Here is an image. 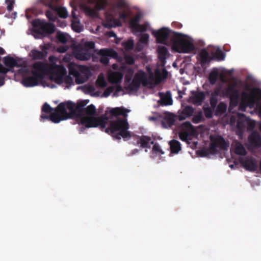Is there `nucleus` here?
<instances>
[{"mask_svg": "<svg viewBox=\"0 0 261 261\" xmlns=\"http://www.w3.org/2000/svg\"><path fill=\"white\" fill-rule=\"evenodd\" d=\"M57 108V107L54 109L51 107L47 102L44 103L41 108V120L42 119L49 120L55 123H58V122H54V120L53 119L54 116L57 114L62 118V114L61 112L58 111ZM55 119L54 118V119Z\"/></svg>", "mask_w": 261, "mask_h": 261, "instance_id": "obj_7", "label": "nucleus"}, {"mask_svg": "<svg viewBox=\"0 0 261 261\" xmlns=\"http://www.w3.org/2000/svg\"><path fill=\"white\" fill-rule=\"evenodd\" d=\"M95 47V43L93 41H86L84 43L83 47L82 48H85L89 50L90 49H93Z\"/></svg>", "mask_w": 261, "mask_h": 261, "instance_id": "obj_45", "label": "nucleus"}, {"mask_svg": "<svg viewBox=\"0 0 261 261\" xmlns=\"http://www.w3.org/2000/svg\"><path fill=\"white\" fill-rule=\"evenodd\" d=\"M173 35L171 39L172 43V49L178 53H190L195 49L193 43L185 38V35L180 33L172 32L166 28L153 32L152 34L156 38V42L159 43L165 44L170 33Z\"/></svg>", "mask_w": 261, "mask_h": 261, "instance_id": "obj_2", "label": "nucleus"}, {"mask_svg": "<svg viewBox=\"0 0 261 261\" xmlns=\"http://www.w3.org/2000/svg\"><path fill=\"white\" fill-rule=\"evenodd\" d=\"M169 144L171 152L173 153H177L181 149L180 142L176 140H172L169 141Z\"/></svg>", "mask_w": 261, "mask_h": 261, "instance_id": "obj_28", "label": "nucleus"}, {"mask_svg": "<svg viewBox=\"0 0 261 261\" xmlns=\"http://www.w3.org/2000/svg\"><path fill=\"white\" fill-rule=\"evenodd\" d=\"M205 98V94L203 91H192L191 96L190 97V101L196 106H200Z\"/></svg>", "mask_w": 261, "mask_h": 261, "instance_id": "obj_15", "label": "nucleus"}, {"mask_svg": "<svg viewBox=\"0 0 261 261\" xmlns=\"http://www.w3.org/2000/svg\"><path fill=\"white\" fill-rule=\"evenodd\" d=\"M83 126H81L79 128V131L82 133V132H83L85 129V128H87L84 125H83Z\"/></svg>", "mask_w": 261, "mask_h": 261, "instance_id": "obj_62", "label": "nucleus"}, {"mask_svg": "<svg viewBox=\"0 0 261 261\" xmlns=\"http://www.w3.org/2000/svg\"><path fill=\"white\" fill-rule=\"evenodd\" d=\"M204 120V118L203 116V113L201 111L198 112L192 118V122L194 123H199L203 122Z\"/></svg>", "mask_w": 261, "mask_h": 261, "instance_id": "obj_33", "label": "nucleus"}, {"mask_svg": "<svg viewBox=\"0 0 261 261\" xmlns=\"http://www.w3.org/2000/svg\"><path fill=\"white\" fill-rule=\"evenodd\" d=\"M67 48L66 47H60L59 48H58V51L60 52V53H65L67 51Z\"/></svg>", "mask_w": 261, "mask_h": 261, "instance_id": "obj_58", "label": "nucleus"}, {"mask_svg": "<svg viewBox=\"0 0 261 261\" xmlns=\"http://www.w3.org/2000/svg\"><path fill=\"white\" fill-rule=\"evenodd\" d=\"M210 140L211 142L208 149H201L197 151V153L200 156H206L209 153L216 154L218 152V148L221 150H226L228 147V145L221 136H211Z\"/></svg>", "mask_w": 261, "mask_h": 261, "instance_id": "obj_3", "label": "nucleus"}, {"mask_svg": "<svg viewBox=\"0 0 261 261\" xmlns=\"http://www.w3.org/2000/svg\"><path fill=\"white\" fill-rule=\"evenodd\" d=\"M219 73L217 70H213L209 74L208 80L210 83L213 85H215L218 80Z\"/></svg>", "mask_w": 261, "mask_h": 261, "instance_id": "obj_31", "label": "nucleus"}, {"mask_svg": "<svg viewBox=\"0 0 261 261\" xmlns=\"http://www.w3.org/2000/svg\"><path fill=\"white\" fill-rule=\"evenodd\" d=\"M149 39V35L147 34H143L141 35L139 39L140 42L143 44H147Z\"/></svg>", "mask_w": 261, "mask_h": 261, "instance_id": "obj_50", "label": "nucleus"}, {"mask_svg": "<svg viewBox=\"0 0 261 261\" xmlns=\"http://www.w3.org/2000/svg\"><path fill=\"white\" fill-rule=\"evenodd\" d=\"M122 77L123 74L121 72L114 71L109 74L108 80L111 84H117L121 82Z\"/></svg>", "mask_w": 261, "mask_h": 261, "instance_id": "obj_26", "label": "nucleus"}, {"mask_svg": "<svg viewBox=\"0 0 261 261\" xmlns=\"http://www.w3.org/2000/svg\"><path fill=\"white\" fill-rule=\"evenodd\" d=\"M72 29L76 32H80L81 31V29L79 26L72 25Z\"/></svg>", "mask_w": 261, "mask_h": 261, "instance_id": "obj_59", "label": "nucleus"}, {"mask_svg": "<svg viewBox=\"0 0 261 261\" xmlns=\"http://www.w3.org/2000/svg\"><path fill=\"white\" fill-rule=\"evenodd\" d=\"M203 112L204 115L207 118H211L213 117V110L212 108L209 107H205V106L203 107Z\"/></svg>", "mask_w": 261, "mask_h": 261, "instance_id": "obj_38", "label": "nucleus"}, {"mask_svg": "<svg viewBox=\"0 0 261 261\" xmlns=\"http://www.w3.org/2000/svg\"><path fill=\"white\" fill-rule=\"evenodd\" d=\"M96 108L95 106L92 104L90 105L85 108V114H86V116L94 117V116L96 115Z\"/></svg>", "mask_w": 261, "mask_h": 261, "instance_id": "obj_32", "label": "nucleus"}, {"mask_svg": "<svg viewBox=\"0 0 261 261\" xmlns=\"http://www.w3.org/2000/svg\"><path fill=\"white\" fill-rule=\"evenodd\" d=\"M5 83L4 77L0 76V86H3Z\"/></svg>", "mask_w": 261, "mask_h": 261, "instance_id": "obj_61", "label": "nucleus"}, {"mask_svg": "<svg viewBox=\"0 0 261 261\" xmlns=\"http://www.w3.org/2000/svg\"><path fill=\"white\" fill-rule=\"evenodd\" d=\"M96 84L99 87L105 88L107 86V82L103 77L98 76L96 81Z\"/></svg>", "mask_w": 261, "mask_h": 261, "instance_id": "obj_42", "label": "nucleus"}, {"mask_svg": "<svg viewBox=\"0 0 261 261\" xmlns=\"http://www.w3.org/2000/svg\"><path fill=\"white\" fill-rule=\"evenodd\" d=\"M109 36H110V37H116V34H115L114 32H113V31L110 32L109 33Z\"/></svg>", "mask_w": 261, "mask_h": 261, "instance_id": "obj_64", "label": "nucleus"}, {"mask_svg": "<svg viewBox=\"0 0 261 261\" xmlns=\"http://www.w3.org/2000/svg\"><path fill=\"white\" fill-rule=\"evenodd\" d=\"M152 151L156 153H163V152L162 151L160 145L158 143H155L154 144V145L153 146V148H152Z\"/></svg>", "mask_w": 261, "mask_h": 261, "instance_id": "obj_53", "label": "nucleus"}, {"mask_svg": "<svg viewBox=\"0 0 261 261\" xmlns=\"http://www.w3.org/2000/svg\"><path fill=\"white\" fill-rule=\"evenodd\" d=\"M140 20V16L138 15L130 20L129 25L132 29L135 31L138 27V25L140 24L139 23Z\"/></svg>", "mask_w": 261, "mask_h": 261, "instance_id": "obj_34", "label": "nucleus"}, {"mask_svg": "<svg viewBox=\"0 0 261 261\" xmlns=\"http://www.w3.org/2000/svg\"><path fill=\"white\" fill-rule=\"evenodd\" d=\"M180 131L187 133L192 136H195L197 134L196 129L189 121L185 122L181 124Z\"/></svg>", "mask_w": 261, "mask_h": 261, "instance_id": "obj_21", "label": "nucleus"}, {"mask_svg": "<svg viewBox=\"0 0 261 261\" xmlns=\"http://www.w3.org/2000/svg\"><path fill=\"white\" fill-rule=\"evenodd\" d=\"M212 59L208 52L204 48L202 49L198 55V60L200 62L202 68H203L206 64L210 63Z\"/></svg>", "mask_w": 261, "mask_h": 261, "instance_id": "obj_16", "label": "nucleus"}, {"mask_svg": "<svg viewBox=\"0 0 261 261\" xmlns=\"http://www.w3.org/2000/svg\"><path fill=\"white\" fill-rule=\"evenodd\" d=\"M123 46L127 50H132L133 49L134 46V41L133 40H128L123 43Z\"/></svg>", "mask_w": 261, "mask_h": 261, "instance_id": "obj_41", "label": "nucleus"}, {"mask_svg": "<svg viewBox=\"0 0 261 261\" xmlns=\"http://www.w3.org/2000/svg\"><path fill=\"white\" fill-rule=\"evenodd\" d=\"M238 117H239V120L237 122V126L238 128H240L241 127V123L240 122V120L244 118H246V116H245V114H244L239 113Z\"/></svg>", "mask_w": 261, "mask_h": 261, "instance_id": "obj_54", "label": "nucleus"}, {"mask_svg": "<svg viewBox=\"0 0 261 261\" xmlns=\"http://www.w3.org/2000/svg\"><path fill=\"white\" fill-rule=\"evenodd\" d=\"M9 71H10V69H8L5 67H4L1 64H0V73L3 74H6Z\"/></svg>", "mask_w": 261, "mask_h": 261, "instance_id": "obj_56", "label": "nucleus"}, {"mask_svg": "<svg viewBox=\"0 0 261 261\" xmlns=\"http://www.w3.org/2000/svg\"><path fill=\"white\" fill-rule=\"evenodd\" d=\"M255 105V100L253 96H249V94L245 92L242 93V101L239 106V109L241 111H245L247 106L252 107Z\"/></svg>", "mask_w": 261, "mask_h": 261, "instance_id": "obj_14", "label": "nucleus"}, {"mask_svg": "<svg viewBox=\"0 0 261 261\" xmlns=\"http://www.w3.org/2000/svg\"><path fill=\"white\" fill-rule=\"evenodd\" d=\"M32 24L33 32L43 37L51 35L55 31V25L44 20L35 19L32 21Z\"/></svg>", "mask_w": 261, "mask_h": 261, "instance_id": "obj_4", "label": "nucleus"}, {"mask_svg": "<svg viewBox=\"0 0 261 261\" xmlns=\"http://www.w3.org/2000/svg\"><path fill=\"white\" fill-rule=\"evenodd\" d=\"M210 101L211 108L214 110L216 108L218 103L217 97L215 96H211Z\"/></svg>", "mask_w": 261, "mask_h": 261, "instance_id": "obj_46", "label": "nucleus"}, {"mask_svg": "<svg viewBox=\"0 0 261 261\" xmlns=\"http://www.w3.org/2000/svg\"><path fill=\"white\" fill-rule=\"evenodd\" d=\"M47 54L45 50L39 51L36 49H33L29 53V56L34 60H41L46 57Z\"/></svg>", "mask_w": 261, "mask_h": 261, "instance_id": "obj_22", "label": "nucleus"}, {"mask_svg": "<svg viewBox=\"0 0 261 261\" xmlns=\"http://www.w3.org/2000/svg\"><path fill=\"white\" fill-rule=\"evenodd\" d=\"M219 93H220L219 89H215L214 90V92L212 93L211 96H215L216 97H217V96L218 95H219Z\"/></svg>", "mask_w": 261, "mask_h": 261, "instance_id": "obj_57", "label": "nucleus"}, {"mask_svg": "<svg viewBox=\"0 0 261 261\" xmlns=\"http://www.w3.org/2000/svg\"><path fill=\"white\" fill-rule=\"evenodd\" d=\"M6 3L7 5V10L9 12L11 11L13 8L14 0H6Z\"/></svg>", "mask_w": 261, "mask_h": 261, "instance_id": "obj_51", "label": "nucleus"}, {"mask_svg": "<svg viewBox=\"0 0 261 261\" xmlns=\"http://www.w3.org/2000/svg\"><path fill=\"white\" fill-rule=\"evenodd\" d=\"M147 27L148 25L147 24H139L135 31L137 32H144L147 31Z\"/></svg>", "mask_w": 261, "mask_h": 261, "instance_id": "obj_47", "label": "nucleus"}, {"mask_svg": "<svg viewBox=\"0 0 261 261\" xmlns=\"http://www.w3.org/2000/svg\"><path fill=\"white\" fill-rule=\"evenodd\" d=\"M122 90V88L120 85H117L116 86V92H119Z\"/></svg>", "mask_w": 261, "mask_h": 261, "instance_id": "obj_60", "label": "nucleus"}, {"mask_svg": "<svg viewBox=\"0 0 261 261\" xmlns=\"http://www.w3.org/2000/svg\"><path fill=\"white\" fill-rule=\"evenodd\" d=\"M124 60L125 63L128 65H133L135 63L134 58L130 55L125 56L124 57Z\"/></svg>", "mask_w": 261, "mask_h": 261, "instance_id": "obj_48", "label": "nucleus"}, {"mask_svg": "<svg viewBox=\"0 0 261 261\" xmlns=\"http://www.w3.org/2000/svg\"><path fill=\"white\" fill-rule=\"evenodd\" d=\"M239 162L247 170L254 172L258 168L256 160L252 158H248L245 159L243 157H239Z\"/></svg>", "mask_w": 261, "mask_h": 261, "instance_id": "obj_13", "label": "nucleus"}, {"mask_svg": "<svg viewBox=\"0 0 261 261\" xmlns=\"http://www.w3.org/2000/svg\"><path fill=\"white\" fill-rule=\"evenodd\" d=\"M192 136L189 135L187 133L183 132L180 131L179 133V138L184 141H186L188 142V139L190 138Z\"/></svg>", "mask_w": 261, "mask_h": 261, "instance_id": "obj_43", "label": "nucleus"}, {"mask_svg": "<svg viewBox=\"0 0 261 261\" xmlns=\"http://www.w3.org/2000/svg\"><path fill=\"white\" fill-rule=\"evenodd\" d=\"M248 140L252 146L254 147L261 146V137L258 133L255 132L251 133L249 136Z\"/></svg>", "mask_w": 261, "mask_h": 261, "instance_id": "obj_20", "label": "nucleus"}, {"mask_svg": "<svg viewBox=\"0 0 261 261\" xmlns=\"http://www.w3.org/2000/svg\"><path fill=\"white\" fill-rule=\"evenodd\" d=\"M155 76L161 81V79H165L167 76V71L164 69L161 72L159 69H156L155 71Z\"/></svg>", "mask_w": 261, "mask_h": 261, "instance_id": "obj_36", "label": "nucleus"}, {"mask_svg": "<svg viewBox=\"0 0 261 261\" xmlns=\"http://www.w3.org/2000/svg\"><path fill=\"white\" fill-rule=\"evenodd\" d=\"M139 151V149H134L132 151L131 154L132 155L135 154L136 153H137Z\"/></svg>", "mask_w": 261, "mask_h": 261, "instance_id": "obj_63", "label": "nucleus"}, {"mask_svg": "<svg viewBox=\"0 0 261 261\" xmlns=\"http://www.w3.org/2000/svg\"><path fill=\"white\" fill-rule=\"evenodd\" d=\"M159 102L162 106H168L172 104V99L170 92L168 91L166 94L163 96H161V99L159 101Z\"/></svg>", "mask_w": 261, "mask_h": 261, "instance_id": "obj_29", "label": "nucleus"}, {"mask_svg": "<svg viewBox=\"0 0 261 261\" xmlns=\"http://www.w3.org/2000/svg\"><path fill=\"white\" fill-rule=\"evenodd\" d=\"M4 63L9 69L10 71L15 67H19L20 66L18 64L17 61L11 57H5L4 58Z\"/></svg>", "mask_w": 261, "mask_h": 261, "instance_id": "obj_24", "label": "nucleus"}, {"mask_svg": "<svg viewBox=\"0 0 261 261\" xmlns=\"http://www.w3.org/2000/svg\"><path fill=\"white\" fill-rule=\"evenodd\" d=\"M31 73L33 75L42 79L48 71V64L43 62H36L32 66Z\"/></svg>", "mask_w": 261, "mask_h": 261, "instance_id": "obj_9", "label": "nucleus"}, {"mask_svg": "<svg viewBox=\"0 0 261 261\" xmlns=\"http://www.w3.org/2000/svg\"><path fill=\"white\" fill-rule=\"evenodd\" d=\"M69 74L75 77V82L77 84H83L87 80V78L82 77L79 71L74 68H69Z\"/></svg>", "mask_w": 261, "mask_h": 261, "instance_id": "obj_27", "label": "nucleus"}, {"mask_svg": "<svg viewBox=\"0 0 261 261\" xmlns=\"http://www.w3.org/2000/svg\"><path fill=\"white\" fill-rule=\"evenodd\" d=\"M128 14L125 12H123L119 13V18L122 20H126L128 18Z\"/></svg>", "mask_w": 261, "mask_h": 261, "instance_id": "obj_55", "label": "nucleus"}, {"mask_svg": "<svg viewBox=\"0 0 261 261\" xmlns=\"http://www.w3.org/2000/svg\"><path fill=\"white\" fill-rule=\"evenodd\" d=\"M56 37L58 40L62 43L65 44L67 42L65 34L61 32L58 31L57 33Z\"/></svg>", "mask_w": 261, "mask_h": 261, "instance_id": "obj_37", "label": "nucleus"}, {"mask_svg": "<svg viewBox=\"0 0 261 261\" xmlns=\"http://www.w3.org/2000/svg\"><path fill=\"white\" fill-rule=\"evenodd\" d=\"M91 53L84 48H80L75 53V57L76 59L81 61H87L91 57Z\"/></svg>", "mask_w": 261, "mask_h": 261, "instance_id": "obj_19", "label": "nucleus"}, {"mask_svg": "<svg viewBox=\"0 0 261 261\" xmlns=\"http://www.w3.org/2000/svg\"><path fill=\"white\" fill-rule=\"evenodd\" d=\"M150 83L146 73L142 70L139 71L135 75L132 82L128 85L127 88L130 91H137L140 84L146 86Z\"/></svg>", "mask_w": 261, "mask_h": 261, "instance_id": "obj_6", "label": "nucleus"}, {"mask_svg": "<svg viewBox=\"0 0 261 261\" xmlns=\"http://www.w3.org/2000/svg\"><path fill=\"white\" fill-rule=\"evenodd\" d=\"M51 79L58 84H61L64 82V77L66 74V70L63 67L55 65L50 68Z\"/></svg>", "mask_w": 261, "mask_h": 261, "instance_id": "obj_10", "label": "nucleus"}, {"mask_svg": "<svg viewBox=\"0 0 261 261\" xmlns=\"http://www.w3.org/2000/svg\"><path fill=\"white\" fill-rule=\"evenodd\" d=\"M158 58L163 65L165 64L166 56L168 53V49L164 46H159L157 49Z\"/></svg>", "mask_w": 261, "mask_h": 261, "instance_id": "obj_25", "label": "nucleus"}, {"mask_svg": "<svg viewBox=\"0 0 261 261\" xmlns=\"http://www.w3.org/2000/svg\"><path fill=\"white\" fill-rule=\"evenodd\" d=\"M234 152L236 154L241 155H245L246 154V151L245 147L240 142H238L236 144L234 148Z\"/></svg>", "mask_w": 261, "mask_h": 261, "instance_id": "obj_30", "label": "nucleus"}, {"mask_svg": "<svg viewBox=\"0 0 261 261\" xmlns=\"http://www.w3.org/2000/svg\"><path fill=\"white\" fill-rule=\"evenodd\" d=\"M214 57L218 61H223L225 57V54L220 48H218L213 55Z\"/></svg>", "mask_w": 261, "mask_h": 261, "instance_id": "obj_35", "label": "nucleus"}, {"mask_svg": "<svg viewBox=\"0 0 261 261\" xmlns=\"http://www.w3.org/2000/svg\"><path fill=\"white\" fill-rule=\"evenodd\" d=\"M64 81L67 85H68V87L73 84V79L70 75H66L64 77Z\"/></svg>", "mask_w": 261, "mask_h": 261, "instance_id": "obj_49", "label": "nucleus"}, {"mask_svg": "<svg viewBox=\"0 0 261 261\" xmlns=\"http://www.w3.org/2000/svg\"><path fill=\"white\" fill-rule=\"evenodd\" d=\"M237 82L233 83L224 90L223 94L229 97L230 102L237 105L240 98V93L239 90L236 89Z\"/></svg>", "mask_w": 261, "mask_h": 261, "instance_id": "obj_11", "label": "nucleus"}, {"mask_svg": "<svg viewBox=\"0 0 261 261\" xmlns=\"http://www.w3.org/2000/svg\"><path fill=\"white\" fill-rule=\"evenodd\" d=\"M41 2L43 5L57 13L60 17L65 18L67 17L68 12L66 9L58 6L59 0H41Z\"/></svg>", "mask_w": 261, "mask_h": 261, "instance_id": "obj_8", "label": "nucleus"}, {"mask_svg": "<svg viewBox=\"0 0 261 261\" xmlns=\"http://www.w3.org/2000/svg\"><path fill=\"white\" fill-rule=\"evenodd\" d=\"M137 143L138 144H140V146L143 148H150V145L154 144V142L152 141L151 138L145 135L138 136Z\"/></svg>", "mask_w": 261, "mask_h": 261, "instance_id": "obj_18", "label": "nucleus"}, {"mask_svg": "<svg viewBox=\"0 0 261 261\" xmlns=\"http://www.w3.org/2000/svg\"><path fill=\"white\" fill-rule=\"evenodd\" d=\"M194 109L190 106H187L178 113V119L179 121L185 120L192 116L194 112Z\"/></svg>", "mask_w": 261, "mask_h": 261, "instance_id": "obj_17", "label": "nucleus"}, {"mask_svg": "<svg viewBox=\"0 0 261 261\" xmlns=\"http://www.w3.org/2000/svg\"><path fill=\"white\" fill-rule=\"evenodd\" d=\"M227 106L223 102H221L219 103L217 108V113L222 115L224 114L226 111Z\"/></svg>", "mask_w": 261, "mask_h": 261, "instance_id": "obj_39", "label": "nucleus"}, {"mask_svg": "<svg viewBox=\"0 0 261 261\" xmlns=\"http://www.w3.org/2000/svg\"><path fill=\"white\" fill-rule=\"evenodd\" d=\"M115 90L114 86H109L107 88L103 93V96L105 97H108Z\"/></svg>", "mask_w": 261, "mask_h": 261, "instance_id": "obj_44", "label": "nucleus"}, {"mask_svg": "<svg viewBox=\"0 0 261 261\" xmlns=\"http://www.w3.org/2000/svg\"><path fill=\"white\" fill-rule=\"evenodd\" d=\"M98 55L100 56V63L105 65H107L109 63V57L116 58L118 54L113 49H101L98 51Z\"/></svg>", "mask_w": 261, "mask_h": 261, "instance_id": "obj_12", "label": "nucleus"}, {"mask_svg": "<svg viewBox=\"0 0 261 261\" xmlns=\"http://www.w3.org/2000/svg\"><path fill=\"white\" fill-rule=\"evenodd\" d=\"M40 79L37 76L33 75L23 78L22 81V84L27 87H33L38 85Z\"/></svg>", "mask_w": 261, "mask_h": 261, "instance_id": "obj_23", "label": "nucleus"}, {"mask_svg": "<svg viewBox=\"0 0 261 261\" xmlns=\"http://www.w3.org/2000/svg\"><path fill=\"white\" fill-rule=\"evenodd\" d=\"M88 4H95V8H91L87 4L83 3L81 7L84 12L88 16L91 17H96L97 15L96 10H105L108 5L107 0H98L96 2L95 0H87Z\"/></svg>", "mask_w": 261, "mask_h": 261, "instance_id": "obj_5", "label": "nucleus"}, {"mask_svg": "<svg viewBox=\"0 0 261 261\" xmlns=\"http://www.w3.org/2000/svg\"><path fill=\"white\" fill-rule=\"evenodd\" d=\"M249 96H253L254 97L255 101L256 100V98H261V89L259 88H255L254 89L250 94L249 95Z\"/></svg>", "mask_w": 261, "mask_h": 261, "instance_id": "obj_40", "label": "nucleus"}, {"mask_svg": "<svg viewBox=\"0 0 261 261\" xmlns=\"http://www.w3.org/2000/svg\"><path fill=\"white\" fill-rule=\"evenodd\" d=\"M45 15L49 20L51 21H55L56 20V16L54 15L53 12L49 10H47L46 12Z\"/></svg>", "mask_w": 261, "mask_h": 261, "instance_id": "obj_52", "label": "nucleus"}, {"mask_svg": "<svg viewBox=\"0 0 261 261\" xmlns=\"http://www.w3.org/2000/svg\"><path fill=\"white\" fill-rule=\"evenodd\" d=\"M89 100H79L76 104L71 101L61 102L57 110L62 113V118L55 114L54 122H60L73 117L80 119V124L84 125L86 127H96L99 126L101 129H105V132L112 135L115 139L120 140L129 139L132 135L128 129L129 125L127 122V113L129 110L123 107H116L110 111V114L117 118L110 122L109 125L106 128L108 118L105 116L99 117L84 116L85 106L89 102ZM54 118V117H53Z\"/></svg>", "mask_w": 261, "mask_h": 261, "instance_id": "obj_1", "label": "nucleus"}]
</instances>
